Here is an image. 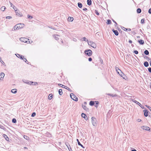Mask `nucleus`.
<instances>
[{
  "mask_svg": "<svg viewBox=\"0 0 151 151\" xmlns=\"http://www.w3.org/2000/svg\"><path fill=\"white\" fill-rule=\"evenodd\" d=\"M148 71L150 72L151 73V68H148Z\"/></svg>",
  "mask_w": 151,
  "mask_h": 151,
  "instance_id": "obj_47",
  "label": "nucleus"
},
{
  "mask_svg": "<svg viewBox=\"0 0 151 151\" xmlns=\"http://www.w3.org/2000/svg\"><path fill=\"white\" fill-rule=\"evenodd\" d=\"M81 116L83 118L86 120L87 119V117L86 115L84 113H82L81 114Z\"/></svg>",
  "mask_w": 151,
  "mask_h": 151,
  "instance_id": "obj_15",
  "label": "nucleus"
},
{
  "mask_svg": "<svg viewBox=\"0 0 151 151\" xmlns=\"http://www.w3.org/2000/svg\"><path fill=\"white\" fill-rule=\"evenodd\" d=\"M87 4L88 5L90 6L91 4V0H87Z\"/></svg>",
  "mask_w": 151,
  "mask_h": 151,
  "instance_id": "obj_20",
  "label": "nucleus"
},
{
  "mask_svg": "<svg viewBox=\"0 0 151 151\" xmlns=\"http://www.w3.org/2000/svg\"><path fill=\"white\" fill-rule=\"evenodd\" d=\"M124 28L125 29H124V30H127V29H126V28Z\"/></svg>",
  "mask_w": 151,
  "mask_h": 151,
  "instance_id": "obj_63",
  "label": "nucleus"
},
{
  "mask_svg": "<svg viewBox=\"0 0 151 151\" xmlns=\"http://www.w3.org/2000/svg\"><path fill=\"white\" fill-rule=\"evenodd\" d=\"M20 40L21 42L26 43V42H27V41L29 40V39L24 37H21L20 38Z\"/></svg>",
  "mask_w": 151,
  "mask_h": 151,
  "instance_id": "obj_8",
  "label": "nucleus"
},
{
  "mask_svg": "<svg viewBox=\"0 0 151 151\" xmlns=\"http://www.w3.org/2000/svg\"><path fill=\"white\" fill-rule=\"evenodd\" d=\"M23 82L24 83L29 85H32V83H33V82H32L29 81H23Z\"/></svg>",
  "mask_w": 151,
  "mask_h": 151,
  "instance_id": "obj_10",
  "label": "nucleus"
},
{
  "mask_svg": "<svg viewBox=\"0 0 151 151\" xmlns=\"http://www.w3.org/2000/svg\"><path fill=\"white\" fill-rule=\"evenodd\" d=\"M84 52L89 56H90L92 54V52L90 50H85Z\"/></svg>",
  "mask_w": 151,
  "mask_h": 151,
  "instance_id": "obj_5",
  "label": "nucleus"
},
{
  "mask_svg": "<svg viewBox=\"0 0 151 151\" xmlns=\"http://www.w3.org/2000/svg\"><path fill=\"white\" fill-rule=\"evenodd\" d=\"M36 115V113L35 112H33L31 115V116L33 117Z\"/></svg>",
  "mask_w": 151,
  "mask_h": 151,
  "instance_id": "obj_38",
  "label": "nucleus"
},
{
  "mask_svg": "<svg viewBox=\"0 0 151 151\" xmlns=\"http://www.w3.org/2000/svg\"><path fill=\"white\" fill-rule=\"evenodd\" d=\"M144 53L146 55H148L149 54V51L147 50H145V51H144Z\"/></svg>",
  "mask_w": 151,
  "mask_h": 151,
  "instance_id": "obj_30",
  "label": "nucleus"
},
{
  "mask_svg": "<svg viewBox=\"0 0 151 151\" xmlns=\"http://www.w3.org/2000/svg\"><path fill=\"white\" fill-rule=\"evenodd\" d=\"M73 20V17H69L68 18V21L69 22H72Z\"/></svg>",
  "mask_w": 151,
  "mask_h": 151,
  "instance_id": "obj_18",
  "label": "nucleus"
},
{
  "mask_svg": "<svg viewBox=\"0 0 151 151\" xmlns=\"http://www.w3.org/2000/svg\"><path fill=\"white\" fill-rule=\"evenodd\" d=\"M132 151H137L135 150H132Z\"/></svg>",
  "mask_w": 151,
  "mask_h": 151,
  "instance_id": "obj_61",
  "label": "nucleus"
},
{
  "mask_svg": "<svg viewBox=\"0 0 151 151\" xmlns=\"http://www.w3.org/2000/svg\"><path fill=\"white\" fill-rule=\"evenodd\" d=\"M88 44L89 45H90L91 46L94 48H96V45L94 42H93L91 41L88 42Z\"/></svg>",
  "mask_w": 151,
  "mask_h": 151,
  "instance_id": "obj_6",
  "label": "nucleus"
},
{
  "mask_svg": "<svg viewBox=\"0 0 151 151\" xmlns=\"http://www.w3.org/2000/svg\"><path fill=\"white\" fill-rule=\"evenodd\" d=\"M82 39H83V41H86L87 42H88V40H86V37H84L82 38Z\"/></svg>",
  "mask_w": 151,
  "mask_h": 151,
  "instance_id": "obj_37",
  "label": "nucleus"
},
{
  "mask_svg": "<svg viewBox=\"0 0 151 151\" xmlns=\"http://www.w3.org/2000/svg\"><path fill=\"white\" fill-rule=\"evenodd\" d=\"M13 8L15 10V12H16V11H17V9L15 6H13Z\"/></svg>",
  "mask_w": 151,
  "mask_h": 151,
  "instance_id": "obj_35",
  "label": "nucleus"
},
{
  "mask_svg": "<svg viewBox=\"0 0 151 151\" xmlns=\"http://www.w3.org/2000/svg\"><path fill=\"white\" fill-rule=\"evenodd\" d=\"M138 42L140 44H143L144 43V41L142 40H138Z\"/></svg>",
  "mask_w": 151,
  "mask_h": 151,
  "instance_id": "obj_16",
  "label": "nucleus"
},
{
  "mask_svg": "<svg viewBox=\"0 0 151 151\" xmlns=\"http://www.w3.org/2000/svg\"><path fill=\"white\" fill-rule=\"evenodd\" d=\"M12 18V17L11 16H7V17H6V19H11Z\"/></svg>",
  "mask_w": 151,
  "mask_h": 151,
  "instance_id": "obj_42",
  "label": "nucleus"
},
{
  "mask_svg": "<svg viewBox=\"0 0 151 151\" xmlns=\"http://www.w3.org/2000/svg\"><path fill=\"white\" fill-rule=\"evenodd\" d=\"M15 13L16 15L19 17H22L23 16L22 14L20 12H18L17 11L15 12Z\"/></svg>",
  "mask_w": 151,
  "mask_h": 151,
  "instance_id": "obj_11",
  "label": "nucleus"
},
{
  "mask_svg": "<svg viewBox=\"0 0 151 151\" xmlns=\"http://www.w3.org/2000/svg\"><path fill=\"white\" fill-rule=\"evenodd\" d=\"M112 21H113V22H114L115 23V24L117 25V23L114 20L112 19Z\"/></svg>",
  "mask_w": 151,
  "mask_h": 151,
  "instance_id": "obj_52",
  "label": "nucleus"
},
{
  "mask_svg": "<svg viewBox=\"0 0 151 151\" xmlns=\"http://www.w3.org/2000/svg\"><path fill=\"white\" fill-rule=\"evenodd\" d=\"M37 84V83L36 82H33V83H32V85H36Z\"/></svg>",
  "mask_w": 151,
  "mask_h": 151,
  "instance_id": "obj_41",
  "label": "nucleus"
},
{
  "mask_svg": "<svg viewBox=\"0 0 151 151\" xmlns=\"http://www.w3.org/2000/svg\"><path fill=\"white\" fill-rule=\"evenodd\" d=\"M150 65L151 66V61H150Z\"/></svg>",
  "mask_w": 151,
  "mask_h": 151,
  "instance_id": "obj_64",
  "label": "nucleus"
},
{
  "mask_svg": "<svg viewBox=\"0 0 151 151\" xmlns=\"http://www.w3.org/2000/svg\"><path fill=\"white\" fill-rule=\"evenodd\" d=\"M112 30L116 35H119V32L117 30H114V29H113Z\"/></svg>",
  "mask_w": 151,
  "mask_h": 151,
  "instance_id": "obj_12",
  "label": "nucleus"
},
{
  "mask_svg": "<svg viewBox=\"0 0 151 151\" xmlns=\"http://www.w3.org/2000/svg\"><path fill=\"white\" fill-rule=\"evenodd\" d=\"M137 122H140L141 121V120L140 119H138L137 120Z\"/></svg>",
  "mask_w": 151,
  "mask_h": 151,
  "instance_id": "obj_50",
  "label": "nucleus"
},
{
  "mask_svg": "<svg viewBox=\"0 0 151 151\" xmlns=\"http://www.w3.org/2000/svg\"><path fill=\"white\" fill-rule=\"evenodd\" d=\"M144 113V115L145 116H148V111L147 110H144L143 111Z\"/></svg>",
  "mask_w": 151,
  "mask_h": 151,
  "instance_id": "obj_13",
  "label": "nucleus"
},
{
  "mask_svg": "<svg viewBox=\"0 0 151 151\" xmlns=\"http://www.w3.org/2000/svg\"><path fill=\"white\" fill-rule=\"evenodd\" d=\"M91 119L93 125L94 126H96L97 125V120L96 119L93 117H92Z\"/></svg>",
  "mask_w": 151,
  "mask_h": 151,
  "instance_id": "obj_3",
  "label": "nucleus"
},
{
  "mask_svg": "<svg viewBox=\"0 0 151 151\" xmlns=\"http://www.w3.org/2000/svg\"><path fill=\"white\" fill-rule=\"evenodd\" d=\"M52 97L53 96L52 94H50L48 96V99L49 100H51L52 98Z\"/></svg>",
  "mask_w": 151,
  "mask_h": 151,
  "instance_id": "obj_23",
  "label": "nucleus"
},
{
  "mask_svg": "<svg viewBox=\"0 0 151 151\" xmlns=\"http://www.w3.org/2000/svg\"><path fill=\"white\" fill-rule=\"evenodd\" d=\"M144 21H145V19H142L141 20V23H144Z\"/></svg>",
  "mask_w": 151,
  "mask_h": 151,
  "instance_id": "obj_40",
  "label": "nucleus"
},
{
  "mask_svg": "<svg viewBox=\"0 0 151 151\" xmlns=\"http://www.w3.org/2000/svg\"><path fill=\"white\" fill-rule=\"evenodd\" d=\"M25 25L23 23H19L16 25L13 29V31H15L16 30H18L20 29L23 28Z\"/></svg>",
  "mask_w": 151,
  "mask_h": 151,
  "instance_id": "obj_1",
  "label": "nucleus"
},
{
  "mask_svg": "<svg viewBox=\"0 0 151 151\" xmlns=\"http://www.w3.org/2000/svg\"><path fill=\"white\" fill-rule=\"evenodd\" d=\"M95 102L96 103V104H99V102H98V101H95Z\"/></svg>",
  "mask_w": 151,
  "mask_h": 151,
  "instance_id": "obj_53",
  "label": "nucleus"
},
{
  "mask_svg": "<svg viewBox=\"0 0 151 151\" xmlns=\"http://www.w3.org/2000/svg\"><path fill=\"white\" fill-rule=\"evenodd\" d=\"M24 60H24V61L27 63H28V61L27 60V59L25 58H24Z\"/></svg>",
  "mask_w": 151,
  "mask_h": 151,
  "instance_id": "obj_48",
  "label": "nucleus"
},
{
  "mask_svg": "<svg viewBox=\"0 0 151 151\" xmlns=\"http://www.w3.org/2000/svg\"><path fill=\"white\" fill-rule=\"evenodd\" d=\"M137 11L138 13H140L141 12V10L140 9L138 8L137 9Z\"/></svg>",
  "mask_w": 151,
  "mask_h": 151,
  "instance_id": "obj_27",
  "label": "nucleus"
},
{
  "mask_svg": "<svg viewBox=\"0 0 151 151\" xmlns=\"http://www.w3.org/2000/svg\"><path fill=\"white\" fill-rule=\"evenodd\" d=\"M132 101H133L134 102V101H136L135 100H134V99H132Z\"/></svg>",
  "mask_w": 151,
  "mask_h": 151,
  "instance_id": "obj_60",
  "label": "nucleus"
},
{
  "mask_svg": "<svg viewBox=\"0 0 151 151\" xmlns=\"http://www.w3.org/2000/svg\"><path fill=\"white\" fill-rule=\"evenodd\" d=\"M53 36H54L55 39L57 40H58L59 39V36L57 35H53Z\"/></svg>",
  "mask_w": 151,
  "mask_h": 151,
  "instance_id": "obj_17",
  "label": "nucleus"
},
{
  "mask_svg": "<svg viewBox=\"0 0 151 151\" xmlns=\"http://www.w3.org/2000/svg\"><path fill=\"white\" fill-rule=\"evenodd\" d=\"M115 69L117 73L119 74L121 76L123 77V76H124V74L121 71L116 67H115Z\"/></svg>",
  "mask_w": 151,
  "mask_h": 151,
  "instance_id": "obj_2",
  "label": "nucleus"
},
{
  "mask_svg": "<svg viewBox=\"0 0 151 151\" xmlns=\"http://www.w3.org/2000/svg\"><path fill=\"white\" fill-rule=\"evenodd\" d=\"M144 65L146 67H147L149 65V64L147 62H145L144 63Z\"/></svg>",
  "mask_w": 151,
  "mask_h": 151,
  "instance_id": "obj_26",
  "label": "nucleus"
},
{
  "mask_svg": "<svg viewBox=\"0 0 151 151\" xmlns=\"http://www.w3.org/2000/svg\"><path fill=\"white\" fill-rule=\"evenodd\" d=\"M24 148L25 149H27V148L26 147H24Z\"/></svg>",
  "mask_w": 151,
  "mask_h": 151,
  "instance_id": "obj_62",
  "label": "nucleus"
},
{
  "mask_svg": "<svg viewBox=\"0 0 151 151\" xmlns=\"http://www.w3.org/2000/svg\"><path fill=\"white\" fill-rule=\"evenodd\" d=\"M11 92L13 93H15L17 92V90L16 89H13L11 90Z\"/></svg>",
  "mask_w": 151,
  "mask_h": 151,
  "instance_id": "obj_19",
  "label": "nucleus"
},
{
  "mask_svg": "<svg viewBox=\"0 0 151 151\" xmlns=\"http://www.w3.org/2000/svg\"><path fill=\"white\" fill-rule=\"evenodd\" d=\"M6 7L4 6H2L1 8V10L2 11H4L6 9Z\"/></svg>",
  "mask_w": 151,
  "mask_h": 151,
  "instance_id": "obj_24",
  "label": "nucleus"
},
{
  "mask_svg": "<svg viewBox=\"0 0 151 151\" xmlns=\"http://www.w3.org/2000/svg\"><path fill=\"white\" fill-rule=\"evenodd\" d=\"M148 12L150 14H151V8H150L149 10V11H148Z\"/></svg>",
  "mask_w": 151,
  "mask_h": 151,
  "instance_id": "obj_45",
  "label": "nucleus"
},
{
  "mask_svg": "<svg viewBox=\"0 0 151 151\" xmlns=\"http://www.w3.org/2000/svg\"><path fill=\"white\" fill-rule=\"evenodd\" d=\"M134 102H135V103H136V104H137L138 105H139L140 106V105L141 104L138 101H134Z\"/></svg>",
  "mask_w": 151,
  "mask_h": 151,
  "instance_id": "obj_39",
  "label": "nucleus"
},
{
  "mask_svg": "<svg viewBox=\"0 0 151 151\" xmlns=\"http://www.w3.org/2000/svg\"><path fill=\"white\" fill-rule=\"evenodd\" d=\"M92 60V59L91 58H88V60L89 61H91Z\"/></svg>",
  "mask_w": 151,
  "mask_h": 151,
  "instance_id": "obj_49",
  "label": "nucleus"
},
{
  "mask_svg": "<svg viewBox=\"0 0 151 151\" xmlns=\"http://www.w3.org/2000/svg\"><path fill=\"white\" fill-rule=\"evenodd\" d=\"M24 137L27 140H28L29 139V137L27 136L24 135Z\"/></svg>",
  "mask_w": 151,
  "mask_h": 151,
  "instance_id": "obj_31",
  "label": "nucleus"
},
{
  "mask_svg": "<svg viewBox=\"0 0 151 151\" xmlns=\"http://www.w3.org/2000/svg\"><path fill=\"white\" fill-rule=\"evenodd\" d=\"M108 95H110V96H112V97L116 96V94H114V95H113V94H108Z\"/></svg>",
  "mask_w": 151,
  "mask_h": 151,
  "instance_id": "obj_34",
  "label": "nucleus"
},
{
  "mask_svg": "<svg viewBox=\"0 0 151 151\" xmlns=\"http://www.w3.org/2000/svg\"><path fill=\"white\" fill-rule=\"evenodd\" d=\"M73 41H76V39L75 38L73 39Z\"/></svg>",
  "mask_w": 151,
  "mask_h": 151,
  "instance_id": "obj_58",
  "label": "nucleus"
},
{
  "mask_svg": "<svg viewBox=\"0 0 151 151\" xmlns=\"http://www.w3.org/2000/svg\"><path fill=\"white\" fill-rule=\"evenodd\" d=\"M78 6L80 8H81L82 7V4L81 3L79 2L78 4Z\"/></svg>",
  "mask_w": 151,
  "mask_h": 151,
  "instance_id": "obj_25",
  "label": "nucleus"
},
{
  "mask_svg": "<svg viewBox=\"0 0 151 151\" xmlns=\"http://www.w3.org/2000/svg\"><path fill=\"white\" fill-rule=\"evenodd\" d=\"M4 73L2 72L0 74V81H3L4 76Z\"/></svg>",
  "mask_w": 151,
  "mask_h": 151,
  "instance_id": "obj_9",
  "label": "nucleus"
},
{
  "mask_svg": "<svg viewBox=\"0 0 151 151\" xmlns=\"http://www.w3.org/2000/svg\"><path fill=\"white\" fill-rule=\"evenodd\" d=\"M58 85L59 86H61L60 85H62V86H64V85H62L61 84H58Z\"/></svg>",
  "mask_w": 151,
  "mask_h": 151,
  "instance_id": "obj_57",
  "label": "nucleus"
},
{
  "mask_svg": "<svg viewBox=\"0 0 151 151\" xmlns=\"http://www.w3.org/2000/svg\"><path fill=\"white\" fill-rule=\"evenodd\" d=\"M141 128L143 129V130H146V131H150V128L147 126H143L141 127Z\"/></svg>",
  "mask_w": 151,
  "mask_h": 151,
  "instance_id": "obj_7",
  "label": "nucleus"
},
{
  "mask_svg": "<svg viewBox=\"0 0 151 151\" xmlns=\"http://www.w3.org/2000/svg\"><path fill=\"white\" fill-rule=\"evenodd\" d=\"M134 52L136 54H137L138 53V51L137 50L134 51Z\"/></svg>",
  "mask_w": 151,
  "mask_h": 151,
  "instance_id": "obj_43",
  "label": "nucleus"
},
{
  "mask_svg": "<svg viewBox=\"0 0 151 151\" xmlns=\"http://www.w3.org/2000/svg\"><path fill=\"white\" fill-rule=\"evenodd\" d=\"M32 41H31V42L29 40H27V42H26V43H32Z\"/></svg>",
  "mask_w": 151,
  "mask_h": 151,
  "instance_id": "obj_44",
  "label": "nucleus"
},
{
  "mask_svg": "<svg viewBox=\"0 0 151 151\" xmlns=\"http://www.w3.org/2000/svg\"><path fill=\"white\" fill-rule=\"evenodd\" d=\"M76 140H77V142H78V145L81 146L82 147H83V148H84V147H83V145L81 144V143H80V142H79V141L78 139H76Z\"/></svg>",
  "mask_w": 151,
  "mask_h": 151,
  "instance_id": "obj_21",
  "label": "nucleus"
},
{
  "mask_svg": "<svg viewBox=\"0 0 151 151\" xmlns=\"http://www.w3.org/2000/svg\"><path fill=\"white\" fill-rule=\"evenodd\" d=\"M16 120L15 119H13L12 120V122L14 123H16Z\"/></svg>",
  "mask_w": 151,
  "mask_h": 151,
  "instance_id": "obj_36",
  "label": "nucleus"
},
{
  "mask_svg": "<svg viewBox=\"0 0 151 151\" xmlns=\"http://www.w3.org/2000/svg\"><path fill=\"white\" fill-rule=\"evenodd\" d=\"M70 96L72 99L75 101H77L78 100V99L77 97L73 93H71L70 94Z\"/></svg>",
  "mask_w": 151,
  "mask_h": 151,
  "instance_id": "obj_4",
  "label": "nucleus"
},
{
  "mask_svg": "<svg viewBox=\"0 0 151 151\" xmlns=\"http://www.w3.org/2000/svg\"><path fill=\"white\" fill-rule=\"evenodd\" d=\"M111 23V21L109 19H108L107 20V22H106V23L107 24H110Z\"/></svg>",
  "mask_w": 151,
  "mask_h": 151,
  "instance_id": "obj_32",
  "label": "nucleus"
},
{
  "mask_svg": "<svg viewBox=\"0 0 151 151\" xmlns=\"http://www.w3.org/2000/svg\"><path fill=\"white\" fill-rule=\"evenodd\" d=\"M94 104V101H90V103H89V105L91 106H93Z\"/></svg>",
  "mask_w": 151,
  "mask_h": 151,
  "instance_id": "obj_29",
  "label": "nucleus"
},
{
  "mask_svg": "<svg viewBox=\"0 0 151 151\" xmlns=\"http://www.w3.org/2000/svg\"><path fill=\"white\" fill-rule=\"evenodd\" d=\"M129 42L130 43H131L132 42V41L131 40H129Z\"/></svg>",
  "mask_w": 151,
  "mask_h": 151,
  "instance_id": "obj_54",
  "label": "nucleus"
},
{
  "mask_svg": "<svg viewBox=\"0 0 151 151\" xmlns=\"http://www.w3.org/2000/svg\"><path fill=\"white\" fill-rule=\"evenodd\" d=\"M83 11H86L87 10V8H84V9H83Z\"/></svg>",
  "mask_w": 151,
  "mask_h": 151,
  "instance_id": "obj_55",
  "label": "nucleus"
},
{
  "mask_svg": "<svg viewBox=\"0 0 151 151\" xmlns=\"http://www.w3.org/2000/svg\"><path fill=\"white\" fill-rule=\"evenodd\" d=\"M27 17L28 18L31 19L33 18V17L32 16H30L28 14L27 15Z\"/></svg>",
  "mask_w": 151,
  "mask_h": 151,
  "instance_id": "obj_33",
  "label": "nucleus"
},
{
  "mask_svg": "<svg viewBox=\"0 0 151 151\" xmlns=\"http://www.w3.org/2000/svg\"><path fill=\"white\" fill-rule=\"evenodd\" d=\"M3 136L5 138V139L6 140H8V139H9V138L7 136V135H6V134H4L3 135Z\"/></svg>",
  "mask_w": 151,
  "mask_h": 151,
  "instance_id": "obj_28",
  "label": "nucleus"
},
{
  "mask_svg": "<svg viewBox=\"0 0 151 151\" xmlns=\"http://www.w3.org/2000/svg\"><path fill=\"white\" fill-rule=\"evenodd\" d=\"M150 88H151V83H150Z\"/></svg>",
  "mask_w": 151,
  "mask_h": 151,
  "instance_id": "obj_59",
  "label": "nucleus"
},
{
  "mask_svg": "<svg viewBox=\"0 0 151 151\" xmlns=\"http://www.w3.org/2000/svg\"><path fill=\"white\" fill-rule=\"evenodd\" d=\"M16 55L17 57L19 58H20L22 59H23L24 58V57L23 56L19 54H17V55Z\"/></svg>",
  "mask_w": 151,
  "mask_h": 151,
  "instance_id": "obj_14",
  "label": "nucleus"
},
{
  "mask_svg": "<svg viewBox=\"0 0 151 151\" xmlns=\"http://www.w3.org/2000/svg\"><path fill=\"white\" fill-rule=\"evenodd\" d=\"M9 3H10V4L11 6V7H13V4H12L11 2H9Z\"/></svg>",
  "mask_w": 151,
  "mask_h": 151,
  "instance_id": "obj_51",
  "label": "nucleus"
},
{
  "mask_svg": "<svg viewBox=\"0 0 151 151\" xmlns=\"http://www.w3.org/2000/svg\"><path fill=\"white\" fill-rule=\"evenodd\" d=\"M83 109L85 110H86V109H87V108L85 106H83Z\"/></svg>",
  "mask_w": 151,
  "mask_h": 151,
  "instance_id": "obj_46",
  "label": "nucleus"
},
{
  "mask_svg": "<svg viewBox=\"0 0 151 151\" xmlns=\"http://www.w3.org/2000/svg\"><path fill=\"white\" fill-rule=\"evenodd\" d=\"M127 30L128 31H131V29H127Z\"/></svg>",
  "mask_w": 151,
  "mask_h": 151,
  "instance_id": "obj_56",
  "label": "nucleus"
},
{
  "mask_svg": "<svg viewBox=\"0 0 151 151\" xmlns=\"http://www.w3.org/2000/svg\"><path fill=\"white\" fill-rule=\"evenodd\" d=\"M60 95H62L63 93L62 90L61 89H60L58 91Z\"/></svg>",
  "mask_w": 151,
  "mask_h": 151,
  "instance_id": "obj_22",
  "label": "nucleus"
}]
</instances>
